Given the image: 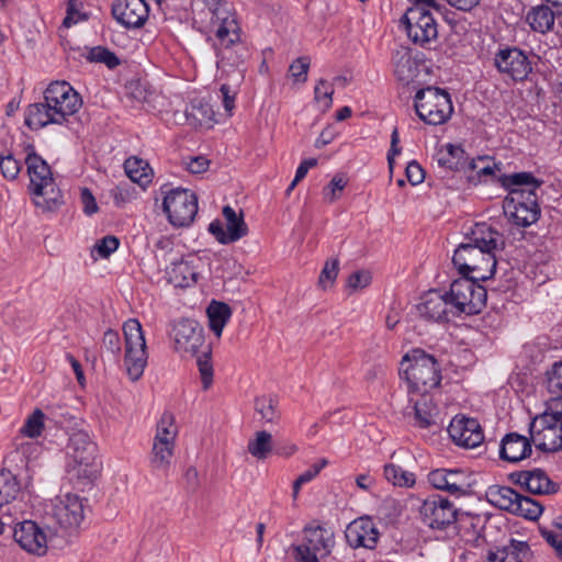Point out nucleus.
Wrapping results in <instances>:
<instances>
[{
    "label": "nucleus",
    "mask_w": 562,
    "mask_h": 562,
    "mask_svg": "<svg viewBox=\"0 0 562 562\" xmlns=\"http://www.w3.org/2000/svg\"><path fill=\"white\" fill-rule=\"evenodd\" d=\"M465 243L454 250L452 262L459 273L486 281L496 271L495 251L504 248L503 235L492 225L476 223L465 234Z\"/></svg>",
    "instance_id": "1"
},
{
    "label": "nucleus",
    "mask_w": 562,
    "mask_h": 562,
    "mask_svg": "<svg viewBox=\"0 0 562 562\" xmlns=\"http://www.w3.org/2000/svg\"><path fill=\"white\" fill-rule=\"evenodd\" d=\"M335 546L334 532L321 525H307L302 530V541L292 544V555L296 562H319L328 557Z\"/></svg>",
    "instance_id": "9"
},
{
    "label": "nucleus",
    "mask_w": 562,
    "mask_h": 562,
    "mask_svg": "<svg viewBox=\"0 0 562 562\" xmlns=\"http://www.w3.org/2000/svg\"><path fill=\"white\" fill-rule=\"evenodd\" d=\"M400 376L406 382L408 393L429 394L441 381L439 363L422 349H413L401 360Z\"/></svg>",
    "instance_id": "4"
},
{
    "label": "nucleus",
    "mask_w": 562,
    "mask_h": 562,
    "mask_svg": "<svg viewBox=\"0 0 562 562\" xmlns=\"http://www.w3.org/2000/svg\"><path fill=\"white\" fill-rule=\"evenodd\" d=\"M125 338L124 366L131 381H138L147 366V346L140 323L136 318L127 319L123 325Z\"/></svg>",
    "instance_id": "11"
},
{
    "label": "nucleus",
    "mask_w": 562,
    "mask_h": 562,
    "mask_svg": "<svg viewBox=\"0 0 562 562\" xmlns=\"http://www.w3.org/2000/svg\"><path fill=\"white\" fill-rule=\"evenodd\" d=\"M226 26L215 30L217 67L223 71L234 70L238 80L244 78L246 61L250 57L248 45L240 38L238 22L228 21Z\"/></svg>",
    "instance_id": "5"
},
{
    "label": "nucleus",
    "mask_w": 562,
    "mask_h": 562,
    "mask_svg": "<svg viewBox=\"0 0 562 562\" xmlns=\"http://www.w3.org/2000/svg\"><path fill=\"white\" fill-rule=\"evenodd\" d=\"M384 476L389 482L401 487H411L415 484V474L395 464L384 467Z\"/></svg>",
    "instance_id": "45"
},
{
    "label": "nucleus",
    "mask_w": 562,
    "mask_h": 562,
    "mask_svg": "<svg viewBox=\"0 0 562 562\" xmlns=\"http://www.w3.org/2000/svg\"><path fill=\"white\" fill-rule=\"evenodd\" d=\"M531 551L527 542L510 540V542L495 551H490L487 562H526Z\"/></svg>",
    "instance_id": "28"
},
{
    "label": "nucleus",
    "mask_w": 562,
    "mask_h": 562,
    "mask_svg": "<svg viewBox=\"0 0 562 562\" xmlns=\"http://www.w3.org/2000/svg\"><path fill=\"white\" fill-rule=\"evenodd\" d=\"M407 180L411 184L417 186L424 181L425 173L422 166L416 161H411L405 169Z\"/></svg>",
    "instance_id": "60"
},
{
    "label": "nucleus",
    "mask_w": 562,
    "mask_h": 562,
    "mask_svg": "<svg viewBox=\"0 0 562 562\" xmlns=\"http://www.w3.org/2000/svg\"><path fill=\"white\" fill-rule=\"evenodd\" d=\"M0 170L5 179L14 180L21 170V166L12 155H7L0 158Z\"/></svg>",
    "instance_id": "52"
},
{
    "label": "nucleus",
    "mask_w": 562,
    "mask_h": 562,
    "mask_svg": "<svg viewBox=\"0 0 562 562\" xmlns=\"http://www.w3.org/2000/svg\"><path fill=\"white\" fill-rule=\"evenodd\" d=\"M162 209L172 226L187 227L198 213V198L188 189H171L164 198Z\"/></svg>",
    "instance_id": "15"
},
{
    "label": "nucleus",
    "mask_w": 562,
    "mask_h": 562,
    "mask_svg": "<svg viewBox=\"0 0 562 562\" xmlns=\"http://www.w3.org/2000/svg\"><path fill=\"white\" fill-rule=\"evenodd\" d=\"M542 513V506L535 499L517 494V502L513 514L527 519H537Z\"/></svg>",
    "instance_id": "44"
},
{
    "label": "nucleus",
    "mask_w": 562,
    "mask_h": 562,
    "mask_svg": "<svg viewBox=\"0 0 562 562\" xmlns=\"http://www.w3.org/2000/svg\"><path fill=\"white\" fill-rule=\"evenodd\" d=\"M80 200L83 205V212L87 215H92L98 211V204L95 202V199L88 188L81 189Z\"/></svg>",
    "instance_id": "61"
},
{
    "label": "nucleus",
    "mask_w": 562,
    "mask_h": 562,
    "mask_svg": "<svg viewBox=\"0 0 562 562\" xmlns=\"http://www.w3.org/2000/svg\"><path fill=\"white\" fill-rule=\"evenodd\" d=\"M347 181L341 176H335L329 182L328 187L324 189V199L328 202H334L339 198L341 191L345 189Z\"/></svg>",
    "instance_id": "56"
},
{
    "label": "nucleus",
    "mask_w": 562,
    "mask_h": 562,
    "mask_svg": "<svg viewBox=\"0 0 562 562\" xmlns=\"http://www.w3.org/2000/svg\"><path fill=\"white\" fill-rule=\"evenodd\" d=\"M177 436L178 427L176 425L175 416L169 412H165L157 423L154 440L176 443Z\"/></svg>",
    "instance_id": "42"
},
{
    "label": "nucleus",
    "mask_w": 562,
    "mask_h": 562,
    "mask_svg": "<svg viewBox=\"0 0 562 562\" xmlns=\"http://www.w3.org/2000/svg\"><path fill=\"white\" fill-rule=\"evenodd\" d=\"M326 464H327V460L322 459V460H319V462L314 463L313 465L310 467V469H307L305 472L300 474L297 476V479L303 484H306V483L311 482L314 477H316L317 474L322 471V469L326 467Z\"/></svg>",
    "instance_id": "62"
},
{
    "label": "nucleus",
    "mask_w": 562,
    "mask_h": 562,
    "mask_svg": "<svg viewBox=\"0 0 562 562\" xmlns=\"http://www.w3.org/2000/svg\"><path fill=\"white\" fill-rule=\"evenodd\" d=\"M86 58L90 63L104 64L109 69H114L121 64L119 57L109 48L103 46L91 47L88 50Z\"/></svg>",
    "instance_id": "46"
},
{
    "label": "nucleus",
    "mask_w": 562,
    "mask_h": 562,
    "mask_svg": "<svg viewBox=\"0 0 562 562\" xmlns=\"http://www.w3.org/2000/svg\"><path fill=\"white\" fill-rule=\"evenodd\" d=\"M13 537L15 542L29 553L41 557L47 551V537L33 520H23L16 524Z\"/></svg>",
    "instance_id": "21"
},
{
    "label": "nucleus",
    "mask_w": 562,
    "mask_h": 562,
    "mask_svg": "<svg viewBox=\"0 0 562 562\" xmlns=\"http://www.w3.org/2000/svg\"><path fill=\"white\" fill-rule=\"evenodd\" d=\"M43 428L44 413L37 408L25 420V424L21 428V434L29 438H36L42 434Z\"/></svg>",
    "instance_id": "47"
},
{
    "label": "nucleus",
    "mask_w": 562,
    "mask_h": 562,
    "mask_svg": "<svg viewBox=\"0 0 562 562\" xmlns=\"http://www.w3.org/2000/svg\"><path fill=\"white\" fill-rule=\"evenodd\" d=\"M112 14L125 27L138 29L147 21L149 7L145 0H115Z\"/></svg>",
    "instance_id": "22"
},
{
    "label": "nucleus",
    "mask_w": 562,
    "mask_h": 562,
    "mask_svg": "<svg viewBox=\"0 0 562 562\" xmlns=\"http://www.w3.org/2000/svg\"><path fill=\"white\" fill-rule=\"evenodd\" d=\"M209 327L216 337H221L222 331L231 318L232 311L226 303L213 301L206 308Z\"/></svg>",
    "instance_id": "36"
},
{
    "label": "nucleus",
    "mask_w": 562,
    "mask_h": 562,
    "mask_svg": "<svg viewBox=\"0 0 562 562\" xmlns=\"http://www.w3.org/2000/svg\"><path fill=\"white\" fill-rule=\"evenodd\" d=\"M187 120L194 126L211 127L214 122V112L209 103L198 101L192 102L186 111Z\"/></svg>",
    "instance_id": "39"
},
{
    "label": "nucleus",
    "mask_w": 562,
    "mask_h": 562,
    "mask_svg": "<svg viewBox=\"0 0 562 562\" xmlns=\"http://www.w3.org/2000/svg\"><path fill=\"white\" fill-rule=\"evenodd\" d=\"M184 480L189 490L193 492L196 491L200 486L199 472L196 468L189 467L184 473Z\"/></svg>",
    "instance_id": "64"
},
{
    "label": "nucleus",
    "mask_w": 562,
    "mask_h": 562,
    "mask_svg": "<svg viewBox=\"0 0 562 562\" xmlns=\"http://www.w3.org/2000/svg\"><path fill=\"white\" fill-rule=\"evenodd\" d=\"M431 9L424 2H413L401 19L408 38L422 47H427L438 37V24Z\"/></svg>",
    "instance_id": "12"
},
{
    "label": "nucleus",
    "mask_w": 562,
    "mask_h": 562,
    "mask_svg": "<svg viewBox=\"0 0 562 562\" xmlns=\"http://www.w3.org/2000/svg\"><path fill=\"white\" fill-rule=\"evenodd\" d=\"M86 499L76 494H65L52 501L45 512V519L53 522L67 535L78 532L86 517Z\"/></svg>",
    "instance_id": "8"
},
{
    "label": "nucleus",
    "mask_w": 562,
    "mask_h": 562,
    "mask_svg": "<svg viewBox=\"0 0 562 562\" xmlns=\"http://www.w3.org/2000/svg\"><path fill=\"white\" fill-rule=\"evenodd\" d=\"M504 213L518 226L527 227L540 216L538 195L532 190L512 189L503 202Z\"/></svg>",
    "instance_id": "14"
},
{
    "label": "nucleus",
    "mask_w": 562,
    "mask_h": 562,
    "mask_svg": "<svg viewBox=\"0 0 562 562\" xmlns=\"http://www.w3.org/2000/svg\"><path fill=\"white\" fill-rule=\"evenodd\" d=\"M448 432L458 446L473 449L484 441V434L480 423L475 418L457 415L450 422Z\"/></svg>",
    "instance_id": "20"
},
{
    "label": "nucleus",
    "mask_w": 562,
    "mask_h": 562,
    "mask_svg": "<svg viewBox=\"0 0 562 562\" xmlns=\"http://www.w3.org/2000/svg\"><path fill=\"white\" fill-rule=\"evenodd\" d=\"M517 494L512 487L494 485L487 488L486 498L493 506L513 514Z\"/></svg>",
    "instance_id": "33"
},
{
    "label": "nucleus",
    "mask_w": 562,
    "mask_h": 562,
    "mask_svg": "<svg viewBox=\"0 0 562 562\" xmlns=\"http://www.w3.org/2000/svg\"><path fill=\"white\" fill-rule=\"evenodd\" d=\"M166 273L169 282L179 288L190 286L198 281V271L190 260L173 261Z\"/></svg>",
    "instance_id": "30"
},
{
    "label": "nucleus",
    "mask_w": 562,
    "mask_h": 562,
    "mask_svg": "<svg viewBox=\"0 0 562 562\" xmlns=\"http://www.w3.org/2000/svg\"><path fill=\"white\" fill-rule=\"evenodd\" d=\"M82 106L80 94L66 81H54L44 91V101L25 110V125L33 131L61 125Z\"/></svg>",
    "instance_id": "2"
},
{
    "label": "nucleus",
    "mask_w": 562,
    "mask_h": 562,
    "mask_svg": "<svg viewBox=\"0 0 562 562\" xmlns=\"http://www.w3.org/2000/svg\"><path fill=\"white\" fill-rule=\"evenodd\" d=\"M419 513L423 521L431 529H446L457 520V509L454 505L440 495H431L426 498Z\"/></svg>",
    "instance_id": "17"
},
{
    "label": "nucleus",
    "mask_w": 562,
    "mask_h": 562,
    "mask_svg": "<svg viewBox=\"0 0 562 562\" xmlns=\"http://www.w3.org/2000/svg\"><path fill=\"white\" fill-rule=\"evenodd\" d=\"M529 434L532 443L541 451L555 452L562 449V426L558 417L549 412L532 419Z\"/></svg>",
    "instance_id": "16"
},
{
    "label": "nucleus",
    "mask_w": 562,
    "mask_h": 562,
    "mask_svg": "<svg viewBox=\"0 0 562 562\" xmlns=\"http://www.w3.org/2000/svg\"><path fill=\"white\" fill-rule=\"evenodd\" d=\"M462 153L463 150L460 146L447 144L439 151L438 162L451 169L456 165L453 159L460 158Z\"/></svg>",
    "instance_id": "51"
},
{
    "label": "nucleus",
    "mask_w": 562,
    "mask_h": 562,
    "mask_svg": "<svg viewBox=\"0 0 562 562\" xmlns=\"http://www.w3.org/2000/svg\"><path fill=\"white\" fill-rule=\"evenodd\" d=\"M119 245L120 241L115 236L108 235L97 241L94 249L98 251L100 257L108 258L117 249Z\"/></svg>",
    "instance_id": "55"
},
{
    "label": "nucleus",
    "mask_w": 562,
    "mask_h": 562,
    "mask_svg": "<svg viewBox=\"0 0 562 562\" xmlns=\"http://www.w3.org/2000/svg\"><path fill=\"white\" fill-rule=\"evenodd\" d=\"M420 317L436 322L448 323L456 317L447 292L430 290L420 297L417 305Z\"/></svg>",
    "instance_id": "19"
},
{
    "label": "nucleus",
    "mask_w": 562,
    "mask_h": 562,
    "mask_svg": "<svg viewBox=\"0 0 562 562\" xmlns=\"http://www.w3.org/2000/svg\"><path fill=\"white\" fill-rule=\"evenodd\" d=\"M413 408L416 424L420 428H428L436 423L439 412L429 394L420 395V398L414 402Z\"/></svg>",
    "instance_id": "34"
},
{
    "label": "nucleus",
    "mask_w": 562,
    "mask_h": 562,
    "mask_svg": "<svg viewBox=\"0 0 562 562\" xmlns=\"http://www.w3.org/2000/svg\"><path fill=\"white\" fill-rule=\"evenodd\" d=\"M169 336L176 352L196 358L203 387L207 389L213 381L212 349L205 342L203 326L195 319L181 318L170 324Z\"/></svg>",
    "instance_id": "3"
},
{
    "label": "nucleus",
    "mask_w": 562,
    "mask_h": 562,
    "mask_svg": "<svg viewBox=\"0 0 562 562\" xmlns=\"http://www.w3.org/2000/svg\"><path fill=\"white\" fill-rule=\"evenodd\" d=\"M334 89L330 85L321 79L314 89L315 101L323 105L324 110H328L333 103Z\"/></svg>",
    "instance_id": "50"
},
{
    "label": "nucleus",
    "mask_w": 562,
    "mask_h": 562,
    "mask_svg": "<svg viewBox=\"0 0 562 562\" xmlns=\"http://www.w3.org/2000/svg\"><path fill=\"white\" fill-rule=\"evenodd\" d=\"M543 539L554 549L557 555L562 559V536L560 531L555 530H541Z\"/></svg>",
    "instance_id": "58"
},
{
    "label": "nucleus",
    "mask_w": 562,
    "mask_h": 562,
    "mask_svg": "<svg viewBox=\"0 0 562 562\" xmlns=\"http://www.w3.org/2000/svg\"><path fill=\"white\" fill-rule=\"evenodd\" d=\"M124 170L132 182L145 188L151 182V168L148 162L137 157H130L124 162Z\"/></svg>",
    "instance_id": "35"
},
{
    "label": "nucleus",
    "mask_w": 562,
    "mask_h": 562,
    "mask_svg": "<svg viewBox=\"0 0 562 562\" xmlns=\"http://www.w3.org/2000/svg\"><path fill=\"white\" fill-rule=\"evenodd\" d=\"M25 158L27 173L30 177V189L36 195L35 204L47 211L58 209L63 203V194L57 188L49 166L30 146Z\"/></svg>",
    "instance_id": "6"
},
{
    "label": "nucleus",
    "mask_w": 562,
    "mask_h": 562,
    "mask_svg": "<svg viewBox=\"0 0 562 562\" xmlns=\"http://www.w3.org/2000/svg\"><path fill=\"white\" fill-rule=\"evenodd\" d=\"M476 279L462 277L450 284L447 292L456 317L479 314L486 304V289L476 282Z\"/></svg>",
    "instance_id": "10"
},
{
    "label": "nucleus",
    "mask_w": 562,
    "mask_h": 562,
    "mask_svg": "<svg viewBox=\"0 0 562 562\" xmlns=\"http://www.w3.org/2000/svg\"><path fill=\"white\" fill-rule=\"evenodd\" d=\"M220 92L223 99V106L228 116L233 114L235 108V98L237 92L233 90L227 83H223L220 88Z\"/></svg>",
    "instance_id": "59"
},
{
    "label": "nucleus",
    "mask_w": 562,
    "mask_h": 562,
    "mask_svg": "<svg viewBox=\"0 0 562 562\" xmlns=\"http://www.w3.org/2000/svg\"><path fill=\"white\" fill-rule=\"evenodd\" d=\"M308 68H310L308 58L307 57H299L290 65L289 71L295 81L305 82L307 79Z\"/></svg>",
    "instance_id": "54"
},
{
    "label": "nucleus",
    "mask_w": 562,
    "mask_h": 562,
    "mask_svg": "<svg viewBox=\"0 0 562 562\" xmlns=\"http://www.w3.org/2000/svg\"><path fill=\"white\" fill-rule=\"evenodd\" d=\"M499 181L508 192H510L512 189L532 190L536 192L542 184V181L535 178L530 172H517L510 176H502Z\"/></svg>",
    "instance_id": "38"
},
{
    "label": "nucleus",
    "mask_w": 562,
    "mask_h": 562,
    "mask_svg": "<svg viewBox=\"0 0 562 562\" xmlns=\"http://www.w3.org/2000/svg\"><path fill=\"white\" fill-rule=\"evenodd\" d=\"M372 281L371 273L366 270H360L351 273L347 280V288L352 291L362 290Z\"/></svg>",
    "instance_id": "53"
},
{
    "label": "nucleus",
    "mask_w": 562,
    "mask_h": 562,
    "mask_svg": "<svg viewBox=\"0 0 562 562\" xmlns=\"http://www.w3.org/2000/svg\"><path fill=\"white\" fill-rule=\"evenodd\" d=\"M547 390L551 394L562 393V360L554 362L546 373Z\"/></svg>",
    "instance_id": "48"
},
{
    "label": "nucleus",
    "mask_w": 562,
    "mask_h": 562,
    "mask_svg": "<svg viewBox=\"0 0 562 562\" xmlns=\"http://www.w3.org/2000/svg\"><path fill=\"white\" fill-rule=\"evenodd\" d=\"M532 453L531 438L509 432L505 435L499 446V458L510 463H517L529 458Z\"/></svg>",
    "instance_id": "26"
},
{
    "label": "nucleus",
    "mask_w": 562,
    "mask_h": 562,
    "mask_svg": "<svg viewBox=\"0 0 562 562\" xmlns=\"http://www.w3.org/2000/svg\"><path fill=\"white\" fill-rule=\"evenodd\" d=\"M273 441L270 432L256 431L254 438L248 441L247 451L258 460L267 459L272 452Z\"/></svg>",
    "instance_id": "37"
},
{
    "label": "nucleus",
    "mask_w": 562,
    "mask_h": 562,
    "mask_svg": "<svg viewBox=\"0 0 562 562\" xmlns=\"http://www.w3.org/2000/svg\"><path fill=\"white\" fill-rule=\"evenodd\" d=\"M212 14V23L215 30L218 26H226V22H237L235 13L231 12L226 0H201Z\"/></svg>",
    "instance_id": "40"
},
{
    "label": "nucleus",
    "mask_w": 562,
    "mask_h": 562,
    "mask_svg": "<svg viewBox=\"0 0 562 562\" xmlns=\"http://www.w3.org/2000/svg\"><path fill=\"white\" fill-rule=\"evenodd\" d=\"M226 222V231L221 221L215 220L209 225V232L220 244L227 245L239 240L248 234L243 213L237 214L233 207L225 205L222 211Z\"/></svg>",
    "instance_id": "18"
},
{
    "label": "nucleus",
    "mask_w": 562,
    "mask_h": 562,
    "mask_svg": "<svg viewBox=\"0 0 562 562\" xmlns=\"http://www.w3.org/2000/svg\"><path fill=\"white\" fill-rule=\"evenodd\" d=\"M20 493V484L10 471L0 472V508L9 505Z\"/></svg>",
    "instance_id": "43"
},
{
    "label": "nucleus",
    "mask_w": 562,
    "mask_h": 562,
    "mask_svg": "<svg viewBox=\"0 0 562 562\" xmlns=\"http://www.w3.org/2000/svg\"><path fill=\"white\" fill-rule=\"evenodd\" d=\"M338 272H339V260L337 258L328 259L325 262V265L321 271V274L318 278L319 285L323 289H327L328 286H330L335 282V280L338 276Z\"/></svg>",
    "instance_id": "49"
},
{
    "label": "nucleus",
    "mask_w": 562,
    "mask_h": 562,
    "mask_svg": "<svg viewBox=\"0 0 562 562\" xmlns=\"http://www.w3.org/2000/svg\"><path fill=\"white\" fill-rule=\"evenodd\" d=\"M176 443L153 440L150 452V467L159 472L167 473L170 469Z\"/></svg>",
    "instance_id": "32"
},
{
    "label": "nucleus",
    "mask_w": 562,
    "mask_h": 562,
    "mask_svg": "<svg viewBox=\"0 0 562 562\" xmlns=\"http://www.w3.org/2000/svg\"><path fill=\"white\" fill-rule=\"evenodd\" d=\"M415 110L425 123L440 125L451 116L453 106L447 91L436 87H427L417 91Z\"/></svg>",
    "instance_id": "13"
},
{
    "label": "nucleus",
    "mask_w": 562,
    "mask_h": 562,
    "mask_svg": "<svg viewBox=\"0 0 562 562\" xmlns=\"http://www.w3.org/2000/svg\"><path fill=\"white\" fill-rule=\"evenodd\" d=\"M255 413L263 424H277L280 419L277 401L270 396H260L255 400Z\"/></svg>",
    "instance_id": "41"
},
{
    "label": "nucleus",
    "mask_w": 562,
    "mask_h": 562,
    "mask_svg": "<svg viewBox=\"0 0 562 562\" xmlns=\"http://www.w3.org/2000/svg\"><path fill=\"white\" fill-rule=\"evenodd\" d=\"M554 13L548 4L531 7L526 15V22L530 29L541 34L551 32L554 27Z\"/></svg>",
    "instance_id": "31"
},
{
    "label": "nucleus",
    "mask_w": 562,
    "mask_h": 562,
    "mask_svg": "<svg viewBox=\"0 0 562 562\" xmlns=\"http://www.w3.org/2000/svg\"><path fill=\"white\" fill-rule=\"evenodd\" d=\"M428 481L435 488L452 495H463L469 487L467 475L461 470L436 469L428 474Z\"/></svg>",
    "instance_id": "25"
},
{
    "label": "nucleus",
    "mask_w": 562,
    "mask_h": 562,
    "mask_svg": "<svg viewBox=\"0 0 562 562\" xmlns=\"http://www.w3.org/2000/svg\"><path fill=\"white\" fill-rule=\"evenodd\" d=\"M210 160L203 156H196L187 162V169L192 173H202L207 170Z\"/></svg>",
    "instance_id": "63"
},
{
    "label": "nucleus",
    "mask_w": 562,
    "mask_h": 562,
    "mask_svg": "<svg viewBox=\"0 0 562 562\" xmlns=\"http://www.w3.org/2000/svg\"><path fill=\"white\" fill-rule=\"evenodd\" d=\"M379 531L369 517H360L351 521L345 531L348 544L353 548L374 549L379 540Z\"/></svg>",
    "instance_id": "24"
},
{
    "label": "nucleus",
    "mask_w": 562,
    "mask_h": 562,
    "mask_svg": "<svg viewBox=\"0 0 562 562\" xmlns=\"http://www.w3.org/2000/svg\"><path fill=\"white\" fill-rule=\"evenodd\" d=\"M66 454L68 474L83 483H91L97 479L100 472L97 445L87 432L76 431L69 437Z\"/></svg>",
    "instance_id": "7"
},
{
    "label": "nucleus",
    "mask_w": 562,
    "mask_h": 562,
    "mask_svg": "<svg viewBox=\"0 0 562 562\" xmlns=\"http://www.w3.org/2000/svg\"><path fill=\"white\" fill-rule=\"evenodd\" d=\"M102 345L109 352L114 356H119L121 351V339L117 331L108 329L103 334Z\"/></svg>",
    "instance_id": "57"
},
{
    "label": "nucleus",
    "mask_w": 562,
    "mask_h": 562,
    "mask_svg": "<svg viewBox=\"0 0 562 562\" xmlns=\"http://www.w3.org/2000/svg\"><path fill=\"white\" fill-rule=\"evenodd\" d=\"M517 476V483L525 486L532 494H550L555 492V484L540 469L521 471Z\"/></svg>",
    "instance_id": "29"
},
{
    "label": "nucleus",
    "mask_w": 562,
    "mask_h": 562,
    "mask_svg": "<svg viewBox=\"0 0 562 562\" xmlns=\"http://www.w3.org/2000/svg\"><path fill=\"white\" fill-rule=\"evenodd\" d=\"M392 63L394 76L403 85L411 83L419 75L418 64L406 48L395 50L393 53Z\"/></svg>",
    "instance_id": "27"
},
{
    "label": "nucleus",
    "mask_w": 562,
    "mask_h": 562,
    "mask_svg": "<svg viewBox=\"0 0 562 562\" xmlns=\"http://www.w3.org/2000/svg\"><path fill=\"white\" fill-rule=\"evenodd\" d=\"M494 60L501 72L517 81L526 79L531 71L528 57L518 48L502 49L496 54Z\"/></svg>",
    "instance_id": "23"
}]
</instances>
